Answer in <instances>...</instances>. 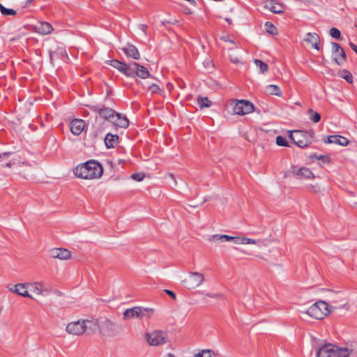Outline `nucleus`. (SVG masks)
Instances as JSON below:
<instances>
[{
    "label": "nucleus",
    "instance_id": "f257e3e1",
    "mask_svg": "<svg viewBox=\"0 0 357 357\" xmlns=\"http://www.w3.org/2000/svg\"><path fill=\"white\" fill-rule=\"evenodd\" d=\"M73 172L78 178L93 179L100 178L102 175L103 167L98 161L90 160L76 166Z\"/></svg>",
    "mask_w": 357,
    "mask_h": 357
},
{
    "label": "nucleus",
    "instance_id": "f03ea898",
    "mask_svg": "<svg viewBox=\"0 0 357 357\" xmlns=\"http://www.w3.org/2000/svg\"><path fill=\"white\" fill-rule=\"evenodd\" d=\"M314 132L312 130L310 131L304 130H290L289 131V137L298 147L305 148L310 145L314 141Z\"/></svg>",
    "mask_w": 357,
    "mask_h": 357
},
{
    "label": "nucleus",
    "instance_id": "7ed1b4c3",
    "mask_svg": "<svg viewBox=\"0 0 357 357\" xmlns=\"http://www.w3.org/2000/svg\"><path fill=\"white\" fill-rule=\"evenodd\" d=\"M154 312L153 308L143 307L141 306H135L132 308L126 309L123 315L124 320H128L132 318H149Z\"/></svg>",
    "mask_w": 357,
    "mask_h": 357
},
{
    "label": "nucleus",
    "instance_id": "20e7f679",
    "mask_svg": "<svg viewBox=\"0 0 357 357\" xmlns=\"http://www.w3.org/2000/svg\"><path fill=\"white\" fill-rule=\"evenodd\" d=\"M331 312L326 302L319 301L312 305L307 310V314L316 319H322Z\"/></svg>",
    "mask_w": 357,
    "mask_h": 357
},
{
    "label": "nucleus",
    "instance_id": "39448f33",
    "mask_svg": "<svg viewBox=\"0 0 357 357\" xmlns=\"http://www.w3.org/2000/svg\"><path fill=\"white\" fill-rule=\"evenodd\" d=\"M100 332L102 335L108 337H114L122 331L123 328L110 319H105L99 326Z\"/></svg>",
    "mask_w": 357,
    "mask_h": 357
},
{
    "label": "nucleus",
    "instance_id": "423d86ee",
    "mask_svg": "<svg viewBox=\"0 0 357 357\" xmlns=\"http://www.w3.org/2000/svg\"><path fill=\"white\" fill-rule=\"evenodd\" d=\"M316 349V357H335L341 349L331 343H324L319 346L313 345Z\"/></svg>",
    "mask_w": 357,
    "mask_h": 357
},
{
    "label": "nucleus",
    "instance_id": "0eeeda50",
    "mask_svg": "<svg viewBox=\"0 0 357 357\" xmlns=\"http://www.w3.org/2000/svg\"><path fill=\"white\" fill-rule=\"evenodd\" d=\"M150 76V73L145 66L135 61L130 63L127 77L132 78L139 77L142 79H146Z\"/></svg>",
    "mask_w": 357,
    "mask_h": 357
},
{
    "label": "nucleus",
    "instance_id": "6e6552de",
    "mask_svg": "<svg viewBox=\"0 0 357 357\" xmlns=\"http://www.w3.org/2000/svg\"><path fill=\"white\" fill-rule=\"evenodd\" d=\"M233 111L235 114L245 115L254 111V105L249 100H237L233 107Z\"/></svg>",
    "mask_w": 357,
    "mask_h": 357
},
{
    "label": "nucleus",
    "instance_id": "1a4fd4ad",
    "mask_svg": "<svg viewBox=\"0 0 357 357\" xmlns=\"http://www.w3.org/2000/svg\"><path fill=\"white\" fill-rule=\"evenodd\" d=\"M204 281V275L198 272H190L189 278L182 281L185 287L188 289H194L201 285Z\"/></svg>",
    "mask_w": 357,
    "mask_h": 357
},
{
    "label": "nucleus",
    "instance_id": "9d476101",
    "mask_svg": "<svg viewBox=\"0 0 357 357\" xmlns=\"http://www.w3.org/2000/svg\"><path fill=\"white\" fill-rule=\"evenodd\" d=\"M332 53L333 61L338 66H342L347 59V55L344 49L340 44L335 42H331Z\"/></svg>",
    "mask_w": 357,
    "mask_h": 357
},
{
    "label": "nucleus",
    "instance_id": "9b49d317",
    "mask_svg": "<svg viewBox=\"0 0 357 357\" xmlns=\"http://www.w3.org/2000/svg\"><path fill=\"white\" fill-rule=\"evenodd\" d=\"M289 172L298 179H312L315 177L312 171L309 168L305 167L298 168L297 167L292 165L290 168Z\"/></svg>",
    "mask_w": 357,
    "mask_h": 357
},
{
    "label": "nucleus",
    "instance_id": "f8f14e48",
    "mask_svg": "<svg viewBox=\"0 0 357 357\" xmlns=\"http://www.w3.org/2000/svg\"><path fill=\"white\" fill-rule=\"evenodd\" d=\"M146 339L151 345L158 346L166 342V334L161 331H155L148 333Z\"/></svg>",
    "mask_w": 357,
    "mask_h": 357
},
{
    "label": "nucleus",
    "instance_id": "ddd939ff",
    "mask_svg": "<svg viewBox=\"0 0 357 357\" xmlns=\"http://www.w3.org/2000/svg\"><path fill=\"white\" fill-rule=\"evenodd\" d=\"M83 324V320H78L77 321L70 322L66 326V331L69 334L75 335H82L83 333H84Z\"/></svg>",
    "mask_w": 357,
    "mask_h": 357
},
{
    "label": "nucleus",
    "instance_id": "4468645a",
    "mask_svg": "<svg viewBox=\"0 0 357 357\" xmlns=\"http://www.w3.org/2000/svg\"><path fill=\"white\" fill-rule=\"evenodd\" d=\"M85 121L82 119H73L70 123V131L76 136L79 135L85 127Z\"/></svg>",
    "mask_w": 357,
    "mask_h": 357
},
{
    "label": "nucleus",
    "instance_id": "2eb2a0df",
    "mask_svg": "<svg viewBox=\"0 0 357 357\" xmlns=\"http://www.w3.org/2000/svg\"><path fill=\"white\" fill-rule=\"evenodd\" d=\"M326 144H336L340 146H347L349 143L348 139L340 135H329L324 139Z\"/></svg>",
    "mask_w": 357,
    "mask_h": 357
},
{
    "label": "nucleus",
    "instance_id": "dca6fc26",
    "mask_svg": "<svg viewBox=\"0 0 357 357\" xmlns=\"http://www.w3.org/2000/svg\"><path fill=\"white\" fill-rule=\"evenodd\" d=\"M264 3V8L273 13L280 14L284 11L283 6L274 0H265Z\"/></svg>",
    "mask_w": 357,
    "mask_h": 357
},
{
    "label": "nucleus",
    "instance_id": "f3484780",
    "mask_svg": "<svg viewBox=\"0 0 357 357\" xmlns=\"http://www.w3.org/2000/svg\"><path fill=\"white\" fill-rule=\"evenodd\" d=\"M107 63L114 67V68L117 69L120 73H123L126 77L128 76V67L130 66V63H126L116 59H112L107 61Z\"/></svg>",
    "mask_w": 357,
    "mask_h": 357
},
{
    "label": "nucleus",
    "instance_id": "a211bd4d",
    "mask_svg": "<svg viewBox=\"0 0 357 357\" xmlns=\"http://www.w3.org/2000/svg\"><path fill=\"white\" fill-rule=\"evenodd\" d=\"M121 50L128 58L135 60H138L140 58V54L138 49L132 44H128L126 47H122Z\"/></svg>",
    "mask_w": 357,
    "mask_h": 357
},
{
    "label": "nucleus",
    "instance_id": "6ab92c4d",
    "mask_svg": "<svg viewBox=\"0 0 357 357\" xmlns=\"http://www.w3.org/2000/svg\"><path fill=\"white\" fill-rule=\"evenodd\" d=\"M111 122L119 128H127L129 126L127 117L116 112Z\"/></svg>",
    "mask_w": 357,
    "mask_h": 357
},
{
    "label": "nucleus",
    "instance_id": "aec40b11",
    "mask_svg": "<svg viewBox=\"0 0 357 357\" xmlns=\"http://www.w3.org/2000/svg\"><path fill=\"white\" fill-rule=\"evenodd\" d=\"M50 62L53 65V61L55 59L65 58L68 56L66 49L62 46L57 47L55 50L49 51Z\"/></svg>",
    "mask_w": 357,
    "mask_h": 357
},
{
    "label": "nucleus",
    "instance_id": "412c9836",
    "mask_svg": "<svg viewBox=\"0 0 357 357\" xmlns=\"http://www.w3.org/2000/svg\"><path fill=\"white\" fill-rule=\"evenodd\" d=\"M50 255L52 257L61 260L68 259L71 256L70 252L65 248H54L51 250Z\"/></svg>",
    "mask_w": 357,
    "mask_h": 357
},
{
    "label": "nucleus",
    "instance_id": "4be33fe9",
    "mask_svg": "<svg viewBox=\"0 0 357 357\" xmlns=\"http://www.w3.org/2000/svg\"><path fill=\"white\" fill-rule=\"evenodd\" d=\"M37 33L41 35H47L51 33L54 29L52 24L47 22H41L35 26Z\"/></svg>",
    "mask_w": 357,
    "mask_h": 357
},
{
    "label": "nucleus",
    "instance_id": "5701e85b",
    "mask_svg": "<svg viewBox=\"0 0 357 357\" xmlns=\"http://www.w3.org/2000/svg\"><path fill=\"white\" fill-rule=\"evenodd\" d=\"M10 290L12 292L17 294L24 297L32 298L31 296L29 294L28 287L26 286L24 284H22V283L17 284L14 285L13 287H10Z\"/></svg>",
    "mask_w": 357,
    "mask_h": 357
},
{
    "label": "nucleus",
    "instance_id": "b1692460",
    "mask_svg": "<svg viewBox=\"0 0 357 357\" xmlns=\"http://www.w3.org/2000/svg\"><path fill=\"white\" fill-rule=\"evenodd\" d=\"M83 326L84 332L89 334L95 333L98 328L100 325L95 320H83Z\"/></svg>",
    "mask_w": 357,
    "mask_h": 357
},
{
    "label": "nucleus",
    "instance_id": "393cba45",
    "mask_svg": "<svg viewBox=\"0 0 357 357\" xmlns=\"http://www.w3.org/2000/svg\"><path fill=\"white\" fill-rule=\"evenodd\" d=\"M119 137L117 135L107 133L105 137V144L107 148L111 149L115 146L119 142Z\"/></svg>",
    "mask_w": 357,
    "mask_h": 357
},
{
    "label": "nucleus",
    "instance_id": "a878e982",
    "mask_svg": "<svg viewBox=\"0 0 357 357\" xmlns=\"http://www.w3.org/2000/svg\"><path fill=\"white\" fill-rule=\"evenodd\" d=\"M116 112L109 107H106L104 105H102V109L100 113V116L112 121Z\"/></svg>",
    "mask_w": 357,
    "mask_h": 357
},
{
    "label": "nucleus",
    "instance_id": "bb28decb",
    "mask_svg": "<svg viewBox=\"0 0 357 357\" xmlns=\"http://www.w3.org/2000/svg\"><path fill=\"white\" fill-rule=\"evenodd\" d=\"M28 287L29 289L33 292L36 293L38 295L44 294L45 293H47L48 291L46 289L43 288V285L40 282H34L32 284H29Z\"/></svg>",
    "mask_w": 357,
    "mask_h": 357
},
{
    "label": "nucleus",
    "instance_id": "cd10ccee",
    "mask_svg": "<svg viewBox=\"0 0 357 357\" xmlns=\"http://www.w3.org/2000/svg\"><path fill=\"white\" fill-rule=\"evenodd\" d=\"M232 238H233V236H229L227 234H222V235L215 234V235L211 236L209 237L208 240L212 242H219V241L225 242V241H231Z\"/></svg>",
    "mask_w": 357,
    "mask_h": 357
},
{
    "label": "nucleus",
    "instance_id": "c85d7f7f",
    "mask_svg": "<svg viewBox=\"0 0 357 357\" xmlns=\"http://www.w3.org/2000/svg\"><path fill=\"white\" fill-rule=\"evenodd\" d=\"M337 75L345 79L348 83L352 84L354 82V77L352 74L347 69L341 70L338 72Z\"/></svg>",
    "mask_w": 357,
    "mask_h": 357
},
{
    "label": "nucleus",
    "instance_id": "c756f323",
    "mask_svg": "<svg viewBox=\"0 0 357 357\" xmlns=\"http://www.w3.org/2000/svg\"><path fill=\"white\" fill-rule=\"evenodd\" d=\"M197 103H198L200 109H202L204 107H209L212 105L211 101L208 98V97H202V96L197 97Z\"/></svg>",
    "mask_w": 357,
    "mask_h": 357
},
{
    "label": "nucleus",
    "instance_id": "7c9ffc66",
    "mask_svg": "<svg viewBox=\"0 0 357 357\" xmlns=\"http://www.w3.org/2000/svg\"><path fill=\"white\" fill-rule=\"evenodd\" d=\"M266 91L271 95H275L279 97L282 96V91L280 87L275 84H270L267 86Z\"/></svg>",
    "mask_w": 357,
    "mask_h": 357
},
{
    "label": "nucleus",
    "instance_id": "2f4dec72",
    "mask_svg": "<svg viewBox=\"0 0 357 357\" xmlns=\"http://www.w3.org/2000/svg\"><path fill=\"white\" fill-rule=\"evenodd\" d=\"M254 63L259 68L260 73H264L268 71V66L265 62L259 59H255Z\"/></svg>",
    "mask_w": 357,
    "mask_h": 357
},
{
    "label": "nucleus",
    "instance_id": "473e14b6",
    "mask_svg": "<svg viewBox=\"0 0 357 357\" xmlns=\"http://www.w3.org/2000/svg\"><path fill=\"white\" fill-rule=\"evenodd\" d=\"M305 41L312 45V44L316 43L317 41H319V36L316 33L309 32L306 35Z\"/></svg>",
    "mask_w": 357,
    "mask_h": 357
},
{
    "label": "nucleus",
    "instance_id": "72a5a7b5",
    "mask_svg": "<svg viewBox=\"0 0 357 357\" xmlns=\"http://www.w3.org/2000/svg\"><path fill=\"white\" fill-rule=\"evenodd\" d=\"M308 114L310 119L313 123H318L321 120V115L317 112H314L312 109L308 110Z\"/></svg>",
    "mask_w": 357,
    "mask_h": 357
},
{
    "label": "nucleus",
    "instance_id": "f704fd0d",
    "mask_svg": "<svg viewBox=\"0 0 357 357\" xmlns=\"http://www.w3.org/2000/svg\"><path fill=\"white\" fill-rule=\"evenodd\" d=\"M266 31L271 35H275L278 33L276 26L270 22L265 23Z\"/></svg>",
    "mask_w": 357,
    "mask_h": 357
},
{
    "label": "nucleus",
    "instance_id": "c9c22d12",
    "mask_svg": "<svg viewBox=\"0 0 357 357\" xmlns=\"http://www.w3.org/2000/svg\"><path fill=\"white\" fill-rule=\"evenodd\" d=\"M0 12L3 15H15L16 10L12 8H7L0 3Z\"/></svg>",
    "mask_w": 357,
    "mask_h": 357
},
{
    "label": "nucleus",
    "instance_id": "e433bc0d",
    "mask_svg": "<svg viewBox=\"0 0 357 357\" xmlns=\"http://www.w3.org/2000/svg\"><path fill=\"white\" fill-rule=\"evenodd\" d=\"M329 34L332 38L336 40H340L341 38V33L340 30L337 28H331L329 30Z\"/></svg>",
    "mask_w": 357,
    "mask_h": 357
},
{
    "label": "nucleus",
    "instance_id": "4c0bfd02",
    "mask_svg": "<svg viewBox=\"0 0 357 357\" xmlns=\"http://www.w3.org/2000/svg\"><path fill=\"white\" fill-rule=\"evenodd\" d=\"M276 144L280 146H289V144L285 137L279 135L276 137Z\"/></svg>",
    "mask_w": 357,
    "mask_h": 357
},
{
    "label": "nucleus",
    "instance_id": "58836bf2",
    "mask_svg": "<svg viewBox=\"0 0 357 357\" xmlns=\"http://www.w3.org/2000/svg\"><path fill=\"white\" fill-rule=\"evenodd\" d=\"M351 352V350H349L347 348H341L338 351V354H337L335 357H349V354Z\"/></svg>",
    "mask_w": 357,
    "mask_h": 357
},
{
    "label": "nucleus",
    "instance_id": "ea45409f",
    "mask_svg": "<svg viewBox=\"0 0 357 357\" xmlns=\"http://www.w3.org/2000/svg\"><path fill=\"white\" fill-rule=\"evenodd\" d=\"M195 357H211V351L205 349L195 354Z\"/></svg>",
    "mask_w": 357,
    "mask_h": 357
},
{
    "label": "nucleus",
    "instance_id": "a19ab883",
    "mask_svg": "<svg viewBox=\"0 0 357 357\" xmlns=\"http://www.w3.org/2000/svg\"><path fill=\"white\" fill-rule=\"evenodd\" d=\"M149 90L151 91L152 93H160L162 91L161 89L156 84L150 85Z\"/></svg>",
    "mask_w": 357,
    "mask_h": 357
},
{
    "label": "nucleus",
    "instance_id": "79ce46f5",
    "mask_svg": "<svg viewBox=\"0 0 357 357\" xmlns=\"http://www.w3.org/2000/svg\"><path fill=\"white\" fill-rule=\"evenodd\" d=\"M103 105H89L88 106L91 111L100 114Z\"/></svg>",
    "mask_w": 357,
    "mask_h": 357
},
{
    "label": "nucleus",
    "instance_id": "37998d69",
    "mask_svg": "<svg viewBox=\"0 0 357 357\" xmlns=\"http://www.w3.org/2000/svg\"><path fill=\"white\" fill-rule=\"evenodd\" d=\"M131 178L137 181H142L144 178V174L142 173H134L131 175Z\"/></svg>",
    "mask_w": 357,
    "mask_h": 357
},
{
    "label": "nucleus",
    "instance_id": "c03bdc74",
    "mask_svg": "<svg viewBox=\"0 0 357 357\" xmlns=\"http://www.w3.org/2000/svg\"><path fill=\"white\" fill-rule=\"evenodd\" d=\"M314 157H316L317 160H321L323 163H329L331 160L330 157L327 155H321L319 156L314 155Z\"/></svg>",
    "mask_w": 357,
    "mask_h": 357
},
{
    "label": "nucleus",
    "instance_id": "a18cd8bd",
    "mask_svg": "<svg viewBox=\"0 0 357 357\" xmlns=\"http://www.w3.org/2000/svg\"><path fill=\"white\" fill-rule=\"evenodd\" d=\"M243 238H241V237H237V236H233V238L231 239V241L233 242L234 244H236V245H240V244H243Z\"/></svg>",
    "mask_w": 357,
    "mask_h": 357
},
{
    "label": "nucleus",
    "instance_id": "49530a36",
    "mask_svg": "<svg viewBox=\"0 0 357 357\" xmlns=\"http://www.w3.org/2000/svg\"><path fill=\"white\" fill-rule=\"evenodd\" d=\"M242 241H243V245L255 243V241L254 239L249 238H243Z\"/></svg>",
    "mask_w": 357,
    "mask_h": 357
},
{
    "label": "nucleus",
    "instance_id": "de8ad7c7",
    "mask_svg": "<svg viewBox=\"0 0 357 357\" xmlns=\"http://www.w3.org/2000/svg\"><path fill=\"white\" fill-rule=\"evenodd\" d=\"M11 154V152H3L0 153V161H2L4 158H8Z\"/></svg>",
    "mask_w": 357,
    "mask_h": 357
},
{
    "label": "nucleus",
    "instance_id": "09e8293b",
    "mask_svg": "<svg viewBox=\"0 0 357 357\" xmlns=\"http://www.w3.org/2000/svg\"><path fill=\"white\" fill-rule=\"evenodd\" d=\"M165 291L166 294L169 295L170 297H172L173 299L175 300L176 298V295L173 291L169 289H165Z\"/></svg>",
    "mask_w": 357,
    "mask_h": 357
},
{
    "label": "nucleus",
    "instance_id": "8fccbe9b",
    "mask_svg": "<svg viewBox=\"0 0 357 357\" xmlns=\"http://www.w3.org/2000/svg\"><path fill=\"white\" fill-rule=\"evenodd\" d=\"M221 39L225 42H229L233 45H235V42L233 40H231L229 36H224L221 38Z\"/></svg>",
    "mask_w": 357,
    "mask_h": 357
},
{
    "label": "nucleus",
    "instance_id": "3c124183",
    "mask_svg": "<svg viewBox=\"0 0 357 357\" xmlns=\"http://www.w3.org/2000/svg\"><path fill=\"white\" fill-rule=\"evenodd\" d=\"M349 45L350 47L354 50V52L357 54V45L352 42H349Z\"/></svg>",
    "mask_w": 357,
    "mask_h": 357
},
{
    "label": "nucleus",
    "instance_id": "603ef678",
    "mask_svg": "<svg viewBox=\"0 0 357 357\" xmlns=\"http://www.w3.org/2000/svg\"><path fill=\"white\" fill-rule=\"evenodd\" d=\"M319 41H317L316 43H314L312 44V46L314 49H316V50H319Z\"/></svg>",
    "mask_w": 357,
    "mask_h": 357
},
{
    "label": "nucleus",
    "instance_id": "864d4df0",
    "mask_svg": "<svg viewBox=\"0 0 357 357\" xmlns=\"http://www.w3.org/2000/svg\"><path fill=\"white\" fill-rule=\"evenodd\" d=\"M230 59H231V62H233L234 63H238L239 62V60L237 58H233L231 56Z\"/></svg>",
    "mask_w": 357,
    "mask_h": 357
},
{
    "label": "nucleus",
    "instance_id": "5fc2aeb1",
    "mask_svg": "<svg viewBox=\"0 0 357 357\" xmlns=\"http://www.w3.org/2000/svg\"><path fill=\"white\" fill-rule=\"evenodd\" d=\"M141 27H142V31L146 34V30L147 26L144 25V24H142Z\"/></svg>",
    "mask_w": 357,
    "mask_h": 357
},
{
    "label": "nucleus",
    "instance_id": "6e6d98bb",
    "mask_svg": "<svg viewBox=\"0 0 357 357\" xmlns=\"http://www.w3.org/2000/svg\"><path fill=\"white\" fill-rule=\"evenodd\" d=\"M34 0H27L26 3H31Z\"/></svg>",
    "mask_w": 357,
    "mask_h": 357
},
{
    "label": "nucleus",
    "instance_id": "4d7b16f0",
    "mask_svg": "<svg viewBox=\"0 0 357 357\" xmlns=\"http://www.w3.org/2000/svg\"><path fill=\"white\" fill-rule=\"evenodd\" d=\"M10 165H11L10 162H7L5 166L6 167H10Z\"/></svg>",
    "mask_w": 357,
    "mask_h": 357
},
{
    "label": "nucleus",
    "instance_id": "13d9d810",
    "mask_svg": "<svg viewBox=\"0 0 357 357\" xmlns=\"http://www.w3.org/2000/svg\"><path fill=\"white\" fill-rule=\"evenodd\" d=\"M226 21H227L229 24H230V23H231V20H230V19H229V18H227V19H226Z\"/></svg>",
    "mask_w": 357,
    "mask_h": 357
},
{
    "label": "nucleus",
    "instance_id": "bf43d9fd",
    "mask_svg": "<svg viewBox=\"0 0 357 357\" xmlns=\"http://www.w3.org/2000/svg\"><path fill=\"white\" fill-rule=\"evenodd\" d=\"M207 296H209V297H214L215 296L213 294H208Z\"/></svg>",
    "mask_w": 357,
    "mask_h": 357
},
{
    "label": "nucleus",
    "instance_id": "052dcab7",
    "mask_svg": "<svg viewBox=\"0 0 357 357\" xmlns=\"http://www.w3.org/2000/svg\"><path fill=\"white\" fill-rule=\"evenodd\" d=\"M207 201H208V199H207V198H204V201H203V203H204V202H207Z\"/></svg>",
    "mask_w": 357,
    "mask_h": 357
},
{
    "label": "nucleus",
    "instance_id": "680f3d73",
    "mask_svg": "<svg viewBox=\"0 0 357 357\" xmlns=\"http://www.w3.org/2000/svg\"><path fill=\"white\" fill-rule=\"evenodd\" d=\"M2 311V307H0V313Z\"/></svg>",
    "mask_w": 357,
    "mask_h": 357
}]
</instances>
